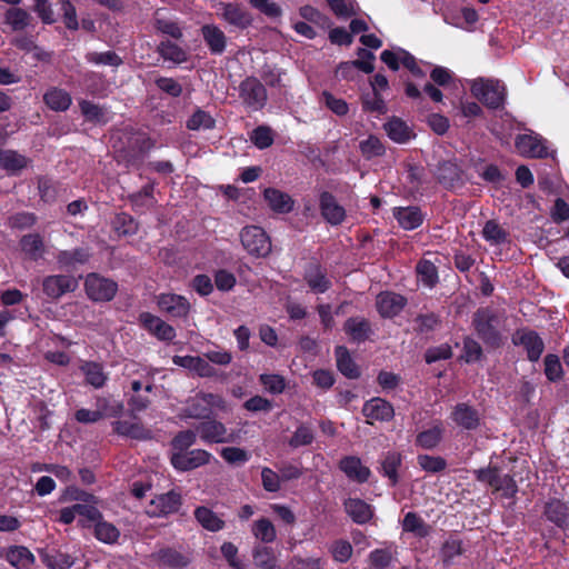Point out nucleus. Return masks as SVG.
Masks as SVG:
<instances>
[{
  "label": "nucleus",
  "instance_id": "nucleus-60",
  "mask_svg": "<svg viewBox=\"0 0 569 569\" xmlns=\"http://www.w3.org/2000/svg\"><path fill=\"white\" fill-rule=\"evenodd\" d=\"M214 119L203 110H197L187 121L190 130L211 129L214 127Z\"/></svg>",
  "mask_w": 569,
  "mask_h": 569
},
{
  "label": "nucleus",
  "instance_id": "nucleus-23",
  "mask_svg": "<svg viewBox=\"0 0 569 569\" xmlns=\"http://www.w3.org/2000/svg\"><path fill=\"white\" fill-rule=\"evenodd\" d=\"M435 176L438 182L446 188H456L461 183V169L451 160L439 162Z\"/></svg>",
  "mask_w": 569,
  "mask_h": 569
},
{
  "label": "nucleus",
  "instance_id": "nucleus-24",
  "mask_svg": "<svg viewBox=\"0 0 569 569\" xmlns=\"http://www.w3.org/2000/svg\"><path fill=\"white\" fill-rule=\"evenodd\" d=\"M221 17L229 24L246 29L252 23L251 14L236 3H221Z\"/></svg>",
  "mask_w": 569,
  "mask_h": 569
},
{
  "label": "nucleus",
  "instance_id": "nucleus-61",
  "mask_svg": "<svg viewBox=\"0 0 569 569\" xmlns=\"http://www.w3.org/2000/svg\"><path fill=\"white\" fill-rule=\"evenodd\" d=\"M80 110L84 118L89 121H106L107 110L96 103L87 100L79 102Z\"/></svg>",
  "mask_w": 569,
  "mask_h": 569
},
{
  "label": "nucleus",
  "instance_id": "nucleus-36",
  "mask_svg": "<svg viewBox=\"0 0 569 569\" xmlns=\"http://www.w3.org/2000/svg\"><path fill=\"white\" fill-rule=\"evenodd\" d=\"M28 159L14 150L0 149V168L10 172L17 173L26 168Z\"/></svg>",
  "mask_w": 569,
  "mask_h": 569
},
{
  "label": "nucleus",
  "instance_id": "nucleus-7",
  "mask_svg": "<svg viewBox=\"0 0 569 569\" xmlns=\"http://www.w3.org/2000/svg\"><path fill=\"white\" fill-rule=\"evenodd\" d=\"M239 96L243 104L252 111H258L267 103V90L254 77L246 78L239 86Z\"/></svg>",
  "mask_w": 569,
  "mask_h": 569
},
{
  "label": "nucleus",
  "instance_id": "nucleus-31",
  "mask_svg": "<svg viewBox=\"0 0 569 569\" xmlns=\"http://www.w3.org/2000/svg\"><path fill=\"white\" fill-rule=\"evenodd\" d=\"M80 370L86 378V382L96 389L102 388L107 380L108 375L103 370V366L96 361H84L80 366Z\"/></svg>",
  "mask_w": 569,
  "mask_h": 569
},
{
  "label": "nucleus",
  "instance_id": "nucleus-4",
  "mask_svg": "<svg viewBox=\"0 0 569 569\" xmlns=\"http://www.w3.org/2000/svg\"><path fill=\"white\" fill-rule=\"evenodd\" d=\"M476 479L490 486L493 491L501 492L505 498H513L518 486L510 475H502L497 467L481 468L473 471Z\"/></svg>",
  "mask_w": 569,
  "mask_h": 569
},
{
  "label": "nucleus",
  "instance_id": "nucleus-11",
  "mask_svg": "<svg viewBox=\"0 0 569 569\" xmlns=\"http://www.w3.org/2000/svg\"><path fill=\"white\" fill-rule=\"evenodd\" d=\"M78 286V279L68 274H52L42 280V290L50 299H59L68 292H73Z\"/></svg>",
  "mask_w": 569,
  "mask_h": 569
},
{
  "label": "nucleus",
  "instance_id": "nucleus-22",
  "mask_svg": "<svg viewBox=\"0 0 569 569\" xmlns=\"http://www.w3.org/2000/svg\"><path fill=\"white\" fill-rule=\"evenodd\" d=\"M320 210L326 221L330 224H340L346 217V211L336 198L329 192H322L320 196Z\"/></svg>",
  "mask_w": 569,
  "mask_h": 569
},
{
  "label": "nucleus",
  "instance_id": "nucleus-16",
  "mask_svg": "<svg viewBox=\"0 0 569 569\" xmlns=\"http://www.w3.org/2000/svg\"><path fill=\"white\" fill-rule=\"evenodd\" d=\"M362 413L369 423H372L375 420L390 421L395 416V409L390 402L377 397L363 405Z\"/></svg>",
  "mask_w": 569,
  "mask_h": 569
},
{
  "label": "nucleus",
  "instance_id": "nucleus-50",
  "mask_svg": "<svg viewBox=\"0 0 569 569\" xmlns=\"http://www.w3.org/2000/svg\"><path fill=\"white\" fill-rule=\"evenodd\" d=\"M395 560L393 552L389 548L372 550L368 556L369 569H387Z\"/></svg>",
  "mask_w": 569,
  "mask_h": 569
},
{
  "label": "nucleus",
  "instance_id": "nucleus-33",
  "mask_svg": "<svg viewBox=\"0 0 569 569\" xmlns=\"http://www.w3.org/2000/svg\"><path fill=\"white\" fill-rule=\"evenodd\" d=\"M44 103L54 111H66L71 102V96L63 89L50 88L43 96Z\"/></svg>",
  "mask_w": 569,
  "mask_h": 569
},
{
  "label": "nucleus",
  "instance_id": "nucleus-15",
  "mask_svg": "<svg viewBox=\"0 0 569 569\" xmlns=\"http://www.w3.org/2000/svg\"><path fill=\"white\" fill-rule=\"evenodd\" d=\"M512 341L515 345L522 346L527 351V357L530 361L536 362L539 360L545 349V343L537 332L530 330H518Z\"/></svg>",
  "mask_w": 569,
  "mask_h": 569
},
{
  "label": "nucleus",
  "instance_id": "nucleus-59",
  "mask_svg": "<svg viewBox=\"0 0 569 569\" xmlns=\"http://www.w3.org/2000/svg\"><path fill=\"white\" fill-rule=\"evenodd\" d=\"M197 430H184L177 433L172 439L171 445L174 452H184L193 446L197 441Z\"/></svg>",
  "mask_w": 569,
  "mask_h": 569
},
{
  "label": "nucleus",
  "instance_id": "nucleus-28",
  "mask_svg": "<svg viewBox=\"0 0 569 569\" xmlns=\"http://www.w3.org/2000/svg\"><path fill=\"white\" fill-rule=\"evenodd\" d=\"M393 217L401 228L413 230L423 221V214L418 207H399L393 209Z\"/></svg>",
  "mask_w": 569,
  "mask_h": 569
},
{
  "label": "nucleus",
  "instance_id": "nucleus-8",
  "mask_svg": "<svg viewBox=\"0 0 569 569\" xmlns=\"http://www.w3.org/2000/svg\"><path fill=\"white\" fill-rule=\"evenodd\" d=\"M87 296L92 301H110L118 291V284L111 279L99 276L98 273H89L84 281Z\"/></svg>",
  "mask_w": 569,
  "mask_h": 569
},
{
  "label": "nucleus",
  "instance_id": "nucleus-58",
  "mask_svg": "<svg viewBox=\"0 0 569 569\" xmlns=\"http://www.w3.org/2000/svg\"><path fill=\"white\" fill-rule=\"evenodd\" d=\"M417 462L422 470L431 473L441 472L447 468V461L440 456L419 455Z\"/></svg>",
  "mask_w": 569,
  "mask_h": 569
},
{
  "label": "nucleus",
  "instance_id": "nucleus-56",
  "mask_svg": "<svg viewBox=\"0 0 569 569\" xmlns=\"http://www.w3.org/2000/svg\"><path fill=\"white\" fill-rule=\"evenodd\" d=\"M220 456L231 466L244 465L250 459V453L239 447H224L220 450Z\"/></svg>",
  "mask_w": 569,
  "mask_h": 569
},
{
  "label": "nucleus",
  "instance_id": "nucleus-54",
  "mask_svg": "<svg viewBox=\"0 0 569 569\" xmlns=\"http://www.w3.org/2000/svg\"><path fill=\"white\" fill-rule=\"evenodd\" d=\"M359 149L366 159L380 157L386 151L381 140L375 136H369L366 140L360 141Z\"/></svg>",
  "mask_w": 569,
  "mask_h": 569
},
{
  "label": "nucleus",
  "instance_id": "nucleus-53",
  "mask_svg": "<svg viewBox=\"0 0 569 569\" xmlns=\"http://www.w3.org/2000/svg\"><path fill=\"white\" fill-rule=\"evenodd\" d=\"M313 440H315V433H313L312 428L305 423H301L296 429V431L293 432L291 438L288 440V445L291 448L297 449L299 447L311 445L313 442Z\"/></svg>",
  "mask_w": 569,
  "mask_h": 569
},
{
  "label": "nucleus",
  "instance_id": "nucleus-64",
  "mask_svg": "<svg viewBox=\"0 0 569 569\" xmlns=\"http://www.w3.org/2000/svg\"><path fill=\"white\" fill-rule=\"evenodd\" d=\"M417 272L420 280L428 287H432L438 281L437 268L428 260L420 261L417 264Z\"/></svg>",
  "mask_w": 569,
  "mask_h": 569
},
{
  "label": "nucleus",
  "instance_id": "nucleus-19",
  "mask_svg": "<svg viewBox=\"0 0 569 569\" xmlns=\"http://www.w3.org/2000/svg\"><path fill=\"white\" fill-rule=\"evenodd\" d=\"M201 36L212 54H222L227 48V36L218 26L208 23L201 27Z\"/></svg>",
  "mask_w": 569,
  "mask_h": 569
},
{
  "label": "nucleus",
  "instance_id": "nucleus-5",
  "mask_svg": "<svg viewBox=\"0 0 569 569\" xmlns=\"http://www.w3.org/2000/svg\"><path fill=\"white\" fill-rule=\"evenodd\" d=\"M244 250L254 257H266L271 252V241L266 231L258 226H247L240 232Z\"/></svg>",
  "mask_w": 569,
  "mask_h": 569
},
{
  "label": "nucleus",
  "instance_id": "nucleus-48",
  "mask_svg": "<svg viewBox=\"0 0 569 569\" xmlns=\"http://www.w3.org/2000/svg\"><path fill=\"white\" fill-rule=\"evenodd\" d=\"M98 412L102 418H116L122 415L124 406L121 401L100 397L96 401Z\"/></svg>",
  "mask_w": 569,
  "mask_h": 569
},
{
  "label": "nucleus",
  "instance_id": "nucleus-46",
  "mask_svg": "<svg viewBox=\"0 0 569 569\" xmlns=\"http://www.w3.org/2000/svg\"><path fill=\"white\" fill-rule=\"evenodd\" d=\"M253 561L259 569H274L277 558L270 547L258 545L252 550Z\"/></svg>",
  "mask_w": 569,
  "mask_h": 569
},
{
  "label": "nucleus",
  "instance_id": "nucleus-10",
  "mask_svg": "<svg viewBox=\"0 0 569 569\" xmlns=\"http://www.w3.org/2000/svg\"><path fill=\"white\" fill-rule=\"evenodd\" d=\"M157 306L161 312L172 318H187L191 310V305L184 296L171 292L157 296Z\"/></svg>",
  "mask_w": 569,
  "mask_h": 569
},
{
  "label": "nucleus",
  "instance_id": "nucleus-29",
  "mask_svg": "<svg viewBox=\"0 0 569 569\" xmlns=\"http://www.w3.org/2000/svg\"><path fill=\"white\" fill-rule=\"evenodd\" d=\"M91 253L87 248L61 250L57 253V262L62 269H71L77 264H84L89 261Z\"/></svg>",
  "mask_w": 569,
  "mask_h": 569
},
{
  "label": "nucleus",
  "instance_id": "nucleus-26",
  "mask_svg": "<svg viewBox=\"0 0 569 569\" xmlns=\"http://www.w3.org/2000/svg\"><path fill=\"white\" fill-rule=\"evenodd\" d=\"M345 510L348 516L359 525L366 523L373 517L372 507L358 498H349L345 501Z\"/></svg>",
  "mask_w": 569,
  "mask_h": 569
},
{
  "label": "nucleus",
  "instance_id": "nucleus-18",
  "mask_svg": "<svg viewBox=\"0 0 569 569\" xmlns=\"http://www.w3.org/2000/svg\"><path fill=\"white\" fill-rule=\"evenodd\" d=\"M378 312L385 318L397 316L406 306V299L395 292H381L376 300Z\"/></svg>",
  "mask_w": 569,
  "mask_h": 569
},
{
  "label": "nucleus",
  "instance_id": "nucleus-38",
  "mask_svg": "<svg viewBox=\"0 0 569 569\" xmlns=\"http://www.w3.org/2000/svg\"><path fill=\"white\" fill-rule=\"evenodd\" d=\"M21 250L32 260H38L43 256L44 243L39 233H28L20 239Z\"/></svg>",
  "mask_w": 569,
  "mask_h": 569
},
{
  "label": "nucleus",
  "instance_id": "nucleus-39",
  "mask_svg": "<svg viewBox=\"0 0 569 569\" xmlns=\"http://www.w3.org/2000/svg\"><path fill=\"white\" fill-rule=\"evenodd\" d=\"M402 529L416 537L425 538L430 533L431 527L418 513L408 512L402 520Z\"/></svg>",
  "mask_w": 569,
  "mask_h": 569
},
{
  "label": "nucleus",
  "instance_id": "nucleus-6",
  "mask_svg": "<svg viewBox=\"0 0 569 569\" xmlns=\"http://www.w3.org/2000/svg\"><path fill=\"white\" fill-rule=\"evenodd\" d=\"M196 430L204 443H232L239 438V432L229 431L221 421L208 418L200 422Z\"/></svg>",
  "mask_w": 569,
  "mask_h": 569
},
{
  "label": "nucleus",
  "instance_id": "nucleus-55",
  "mask_svg": "<svg viewBox=\"0 0 569 569\" xmlns=\"http://www.w3.org/2000/svg\"><path fill=\"white\" fill-rule=\"evenodd\" d=\"M359 59L352 61V62H346L340 66V69L349 68V67H356L359 70L371 73L375 70L373 61H375V54L363 48H360L358 50Z\"/></svg>",
  "mask_w": 569,
  "mask_h": 569
},
{
  "label": "nucleus",
  "instance_id": "nucleus-9",
  "mask_svg": "<svg viewBox=\"0 0 569 569\" xmlns=\"http://www.w3.org/2000/svg\"><path fill=\"white\" fill-rule=\"evenodd\" d=\"M515 147L518 153L526 158H545L548 154L546 140L532 131L518 134Z\"/></svg>",
  "mask_w": 569,
  "mask_h": 569
},
{
  "label": "nucleus",
  "instance_id": "nucleus-45",
  "mask_svg": "<svg viewBox=\"0 0 569 569\" xmlns=\"http://www.w3.org/2000/svg\"><path fill=\"white\" fill-rule=\"evenodd\" d=\"M482 237L492 246L508 242L509 233L495 220H488L482 229Z\"/></svg>",
  "mask_w": 569,
  "mask_h": 569
},
{
  "label": "nucleus",
  "instance_id": "nucleus-13",
  "mask_svg": "<svg viewBox=\"0 0 569 569\" xmlns=\"http://www.w3.org/2000/svg\"><path fill=\"white\" fill-rule=\"evenodd\" d=\"M180 506V495L176 491H169L154 497L147 508V513L150 517H162L178 511Z\"/></svg>",
  "mask_w": 569,
  "mask_h": 569
},
{
  "label": "nucleus",
  "instance_id": "nucleus-37",
  "mask_svg": "<svg viewBox=\"0 0 569 569\" xmlns=\"http://www.w3.org/2000/svg\"><path fill=\"white\" fill-rule=\"evenodd\" d=\"M337 367L347 378L355 379L359 377V369L352 360L348 349L343 346L336 348Z\"/></svg>",
  "mask_w": 569,
  "mask_h": 569
},
{
  "label": "nucleus",
  "instance_id": "nucleus-21",
  "mask_svg": "<svg viewBox=\"0 0 569 569\" xmlns=\"http://www.w3.org/2000/svg\"><path fill=\"white\" fill-rule=\"evenodd\" d=\"M263 199L276 213H289L295 206L293 199L288 193L276 188H266Z\"/></svg>",
  "mask_w": 569,
  "mask_h": 569
},
{
  "label": "nucleus",
  "instance_id": "nucleus-52",
  "mask_svg": "<svg viewBox=\"0 0 569 569\" xmlns=\"http://www.w3.org/2000/svg\"><path fill=\"white\" fill-rule=\"evenodd\" d=\"M158 51L164 60H170L174 63H182L187 60V52L171 41L161 42Z\"/></svg>",
  "mask_w": 569,
  "mask_h": 569
},
{
  "label": "nucleus",
  "instance_id": "nucleus-17",
  "mask_svg": "<svg viewBox=\"0 0 569 569\" xmlns=\"http://www.w3.org/2000/svg\"><path fill=\"white\" fill-rule=\"evenodd\" d=\"M450 418L457 426L466 430L477 429L481 421L479 411L465 402L453 407Z\"/></svg>",
  "mask_w": 569,
  "mask_h": 569
},
{
  "label": "nucleus",
  "instance_id": "nucleus-27",
  "mask_svg": "<svg viewBox=\"0 0 569 569\" xmlns=\"http://www.w3.org/2000/svg\"><path fill=\"white\" fill-rule=\"evenodd\" d=\"M346 333L355 342H363L372 333L370 322L362 317H351L343 325Z\"/></svg>",
  "mask_w": 569,
  "mask_h": 569
},
{
  "label": "nucleus",
  "instance_id": "nucleus-47",
  "mask_svg": "<svg viewBox=\"0 0 569 569\" xmlns=\"http://www.w3.org/2000/svg\"><path fill=\"white\" fill-rule=\"evenodd\" d=\"M442 433L443 428L438 423L428 430L419 432L416 438V443L423 449H432L441 441Z\"/></svg>",
  "mask_w": 569,
  "mask_h": 569
},
{
  "label": "nucleus",
  "instance_id": "nucleus-40",
  "mask_svg": "<svg viewBox=\"0 0 569 569\" xmlns=\"http://www.w3.org/2000/svg\"><path fill=\"white\" fill-rule=\"evenodd\" d=\"M153 189V183H148L140 191L130 196V202L136 211L144 212L156 204Z\"/></svg>",
  "mask_w": 569,
  "mask_h": 569
},
{
  "label": "nucleus",
  "instance_id": "nucleus-2",
  "mask_svg": "<svg viewBox=\"0 0 569 569\" xmlns=\"http://www.w3.org/2000/svg\"><path fill=\"white\" fill-rule=\"evenodd\" d=\"M213 410L227 411L226 400L216 393L199 392L182 409V418L206 419Z\"/></svg>",
  "mask_w": 569,
  "mask_h": 569
},
{
  "label": "nucleus",
  "instance_id": "nucleus-3",
  "mask_svg": "<svg viewBox=\"0 0 569 569\" xmlns=\"http://www.w3.org/2000/svg\"><path fill=\"white\" fill-rule=\"evenodd\" d=\"M471 93L490 109H499L506 100V87L498 80L477 79L471 84Z\"/></svg>",
  "mask_w": 569,
  "mask_h": 569
},
{
  "label": "nucleus",
  "instance_id": "nucleus-25",
  "mask_svg": "<svg viewBox=\"0 0 569 569\" xmlns=\"http://www.w3.org/2000/svg\"><path fill=\"white\" fill-rule=\"evenodd\" d=\"M339 467L349 479L359 483L366 482L371 473L369 468L362 465L360 458L355 456L341 459Z\"/></svg>",
  "mask_w": 569,
  "mask_h": 569
},
{
  "label": "nucleus",
  "instance_id": "nucleus-63",
  "mask_svg": "<svg viewBox=\"0 0 569 569\" xmlns=\"http://www.w3.org/2000/svg\"><path fill=\"white\" fill-rule=\"evenodd\" d=\"M203 357L211 363L218 366H228L231 363L233 357L232 353L219 346H214L211 349H208L203 352Z\"/></svg>",
  "mask_w": 569,
  "mask_h": 569
},
{
  "label": "nucleus",
  "instance_id": "nucleus-35",
  "mask_svg": "<svg viewBox=\"0 0 569 569\" xmlns=\"http://www.w3.org/2000/svg\"><path fill=\"white\" fill-rule=\"evenodd\" d=\"M194 518L206 530L216 532L224 527V521L207 507H198L194 510Z\"/></svg>",
  "mask_w": 569,
  "mask_h": 569
},
{
  "label": "nucleus",
  "instance_id": "nucleus-42",
  "mask_svg": "<svg viewBox=\"0 0 569 569\" xmlns=\"http://www.w3.org/2000/svg\"><path fill=\"white\" fill-rule=\"evenodd\" d=\"M385 130L388 137L397 143H406L412 137L410 128L398 118L389 120L385 124Z\"/></svg>",
  "mask_w": 569,
  "mask_h": 569
},
{
  "label": "nucleus",
  "instance_id": "nucleus-43",
  "mask_svg": "<svg viewBox=\"0 0 569 569\" xmlns=\"http://www.w3.org/2000/svg\"><path fill=\"white\" fill-rule=\"evenodd\" d=\"M6 558L11 566L18 569H26L34 561V556L28 548L22 546L11 547L8 550Z\"/></svg>",
  "mask_w": 569,
  "mask_h": 569
},
{
  "label": "nucleus",
  "instance_id": "nucleus-34",
  "mask_svg": "<svg viewBox=\"0 0 569 569\" xmlns=\"http://www.w3.org/2000/svg\"><path fill=\"white\" fill-rule=\"evenodd\" d=\"M305 279L310 289L318 293L326 292L331 286V281L327 278L326 273L320 269L318 264H311L307 269Z\"/></svg>",
  "mask_w": 569,
  "mask_h": 569
},
{
  "label": "nucleus",
  "instance_id": "nucleus-32",
  "mask_svg": "<svg viewBox=\"0 0 569 569\" xmlns=\"http://www.w3.org/2000/svg\"><path fill=\"white\" fill-rule=\"evenodd\" d=\"M152 557L160 565L171 568H183L189 563V558L173 548H162Z\"/></svg>",
  "mask_w": 569,
  "mask_h": 569
},
{
  "label": "nucleus",
  "instance_id": "nucleus-12",
  "mask_svg": "<svg viewBox=\"0 0 569 569\" xmlns=\"http://www.w3.org/2000/svg\"><path fill=\"white\" fill-rule=\"evenodd\" d=\"M212 455L203 449H193L184 452H173L171 456L172 466L181 471H188L210 462Z\"/></svg>",
  "mask_w": 569,
  "mask_h": 569
},
{
  "label": "nucleus",
  "instance_id": "nucleus-62",
  "mask_svg": "<svg viewBox=\"0 0 569 569\" xmlns=\"http://www.w3.org/2000/svg\"><path fill=\"white\" fill-rule=\"evenodd\" d=\"M545 375L550 381H558L562 378L563 371L558 356L549 353L545 357Z\"/></svg>",
  "mask_w": 569,
  "mask_h": 569
},
{
  "label": "nucleus",
  "instance_id": "nucleus-41",
  "mask_svg": "<svg viewBox=\"0 0 569 569\" xmlns=\"http://www.w3.org/2000/svg\"><path fill=\"white\" fill-rule=\"evenodd\" d=\"M401 460V455L396 451L387 452L381 460V472L390 480L392 486H396L399 481L398 469Z\"/></svg>",
  "mask_w": 569,
  "mask_h": 569
},
{
  "label": "nucleus",
  "instance_id": "nucleus-49",
  "mask_svg": "<svg viewBox=\"0 0 569 569\" xmlns=\"http://www.w3.org/2000/svg\"><path fill=\"white\" fill-rule=\"evenodd\" d=\"M94 536L101 542L114 543L119 539L120 531L114 525L101 518L94 523Z\"/></svg>",
  "mask_w": 569,
  "mask_h": 569
},
{
  "label": "nucleus",
  "instance_id": "nucleus-44",
  "mask_svg": "<svg viewBox=\"0 0 569 569\" xmlns=\"http://www.w3.org/2000/svg\"><path fill=\"white\" fill-rule=\"evenodd\" d=\"M251 532L256 539L264 543H271L277 538L273 523L267 518H260L252 522Z\"/></svg>",
  "mask_w": 569,
  "mask_h": 569
},
{
  "label": "nucleus",
  "instance_id": "nucleus-30",
  "mask_svg": "<svg viewBox=\"0 0 569 569\" xmlns=\"http://www.w3.org/2000/svg\"><path fill=\"white\" fill-rule=\"evenodd\" d=\"M112 427L114 432L118 435L129 437L131 439L148 440L152 437V432L138 422L117 420L112 423Z\"/></svg>",
  "mask_w": 569,
  "mask_h": 569
},
{
  "label": "nucleus",
  "instance_id": "nucleus-20",
  "mask_svg": "<svg viewBox=\"0 0 569 569\" xmlns=\"http://www.w3.org/2000/svg\"><path fill=\"white\" fill-rule=\"evenodd\" d=\"M543 515L547 520L559 528L569 526V505L560 499L548 500L545 505Z\"/></svg>",
  "mask_w": 569,
  "mask_h": 569
},
{
  "label": "nucleus",
  "instance_id": "nucleus-57",
  "mask_svg": "<svg viewBox=\"0 0 569 569\" xmlns=\"http://www.w3.org/2000/svg\"><path fill=\"white\" fill-rule=\"evenodd\" d=\"M86 60L98 66L119 67L122 63V59L113 51L88 52Z\"/></svg>",
  "mask_w": 569,
  "mask_h": 569
},
{
  "label": "nucleus",
  "instance_id": "nucleus-1",
  "mask_svg": "<svg viewBox=\"0 0 569 569\" xmlns=\"http://www.w3.org/2000/svg\"><path fill=\"white\" fill-rule=\"evenodd\" d=\"M500 323V316L490 308L478 309L472 318V325L478 337L492 348H498L502 345V336L499 331Z\"/></svg>",
  "mask_w": 569,
  "mask_h": 569
},
{
  "label": "nucleus",
  "instance_id": "nucleus-51",
  "mask_svg": "<svg viewBox=\"0 0 569 569\" xmlns=\"http://www.w3.org/2000/svg\"><path fill=\"white\" fill-rule=\"evenodd\" d=\"M4 20L12 30L20 31L29 24L30 14L21 8H10L4 14Z\"/></svg>",
  "mask_w": 569,
  "mask_h": 569
},
{
  "label": "nucleus",
  "instance_id": "nucleus-14",
  "mask_svg": "<svg viewBox=\"0 0 569 569\" xmlns=\"http://www.w3.org/2000/svg\"><path fill=\"white\" fill-rule=\"evenodd\" d=\"M139 320L146 330L161 341L170 342L177 336L176 329L171 325L150 312H142Z\"/></svg>",
  "mask_w": 569,
  "mask_h": 569
}]
</instances>
